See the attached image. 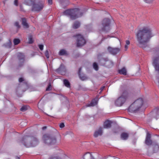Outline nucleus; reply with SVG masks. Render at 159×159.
<instances>
[{"label":"nucleus","mask_w":159,"mask_h":159,"mask_svg":"<svg viewBox=\"0 0 159 159\" xmlns=\"http://www.w3.org/2000/svg\"><path fill=\"white\" fill-rule=\"evenodd\" d=\"M66 54V51L64 49L61 50L59 52V54L60 55H63Z\"/></svg>","instance_id":"obj_30"},{"label":"nucleus","mask_w":159,"mask_h":159,"mask_svg":"<svg viewBox=\"0 0 159 159\" xmlns=\"http://www.w3.org/2000/svg\"><path fill=\"white\" fill-rule=\"evenodd\" d=\"M14 5L16 6H18V0H15L14 2Z\"/></svg>","instance_id":"obj_40"},{"label":"nucleus","mask_w":159,"mask_h":159,"mask_svg":"<svg viewBox=\"0 0 159 159\" xmlns=\"http://www.w3.org/2000/svg\"><path fill=\"white\" fill-rule=\"evenodd\" d=\"M112 122L109 120L106 121L104 124L103 127L104 128H110Z\"/></svg>","instance_id":"obj_18"},{"label":"nucleus","mask_w":159,"mask_h":159,"mask_svg":"<svg viewBox=\"0 0 159 159\" xmlns=\"http://www.w3.org/2000/svg\"><path fill=\"white\" fill-rule=\"evenodd\" d=\"M29 107L27 105L22 106L20 109V110L22 111H25L28 109Z\"/></svg>","instance_id":"obj_27"},{"label":"nucleus","mask_w":159,"mask_h":159,"mask_svg":"<svg viewBox=\"0 0 159 159\" xmlns=\"http://www.w3.org/2000/svg\"><path fill=\"white\" fill-rule=\"evenodd\" d=\"M43 140L45 143L48 145H52L55 144L56 142V139L55 137H51L48 134L43 135Z\"/></svg>","instance_id":"obj_5"},{"label":"nucleus","mask_w":159,"mask_h":159,"mask_svg":"<svg viewBox=\"0 0 159 159\" xmlns=\"http://www.w3.org/2000/svg\"><path fill=\"white\" fill-rule=\"evenodd\" d=\"M13 42L15 45H17L20 43V40L18 39H14Z\"/></svg>","instance_id":"obj_29"},{"label":"nucleus","mask_w":159,"mask_h":159,"mask_svg":"<svg viewBox=\"0 0 159 159\" xmlns=\"http://www.w3.org/2000/svg\"><path fill=\"white\" fill-rule=\"evenodd\" d=\"M159 52V48L157 50ZM153 64L156 70L159 73V56L155 57L153 59Z\"/></svg>","instance_id":"obj_8"},{"label":"nucleus","mask_w":159,"mask_h":159,"mask_svg":"<svg viewBox=\"0 0 159 159\" xmlns=\"http://www.w3.org/2000/svg\"><path fill=\"white\" fill-rule=\"evenodd\" d=\"M139 109L136 105H134L132 107V104L130 105L128 108L129 111L131 112H134L138 111Z\"/></svg>","instance_id":"obj_16"},{"label":"nucleus","mask_w":159,"mask_h":159,"mask_svg":"<svg viewBox=\"0 0 159 159\" xmlns=\"http://www.w3.org/2000/svg\"><path fill=\"white\" fill-rule=\"evenodd\" d=\"M15 25L18 28H20V25H19V23L17 22H16L15 23Z\"/></svg>","instance_id":"obj_37"},{"label":"nucleus","mask_w":159,"mask_h":159,"mask_svg":"<svg viewBox=\"0 0 159 159\" xmlns=\"http://www.w3.org/2000/svg\"><path fill=\"white\" fill-rule=\"evenodd\" d=\"M102 134V128L100 127L98 130L96 131L94 134V136L95 137H97L98 136H100Z\"/></svg>","instance_id":"obj_17"},{"label":"nucleus","mask_w":159,"mask_h":159,"mask_svg":"<svg viewBox=\"0 0 159 159\" xmlns=\"http://www.w3.org/2000/svg\"><path fill=\"white\" fill-rule=\"evenodd\" d=\"M129 137V134L125 132H123L121 133L120 135L121 138L124 140L127 139Z\"/></svg>","instance_id":"obj_19"},{"label":"nucleus","mask_w":159,"mask_h":159,"mask_svg":"<svg viewBox=\"0 0 159 159\" xmlns=\"http://www.w3.org/2000/svg\"><path fill=\"white\" fill-rule=\"evenodd\" d=\"M59 126L61 128H63L64 127L65 125L64 123H61L60 124Z\"/></svg>","instance_id":"obj_38"},{"label":"nucleus","mask_w":159,"mask_h":159,"mask_svg":"<svg viewBox=\"0 0 159 159\" xmlns=\"http://www.w3.org/2000/svg\"><path fill=\"white\" fill-rule=\"evenodd\" d=\"M48 3L50 5L52 4V0H48Z\"/></svg>","instance_id":"obj_43"},{"label":"nucleus","mask_w":159,"mask_h":159,"mask_svg":"<svg viewBox=\"0 0 159 159\" xmlns=\"http://www.w3.org/2000/svg\"><path fill=\"white\" fill-rule=\"evenodd\" d=\"M93 67L94 69L96 70H98V66L96 62H94L93 64Z\"/></svg>","instance_id":"obj_32"},{"label":"nucleus","mask_w":159,"mask_h":159,"mask_svg":"<svg viewBox=\"0 0 159 159\" xmlns=\"http://www.w3.org/2000/svg\"><path fill=\"white\" fill-rule=\"evenodd\" d=\"M17 56L20 61H22V62H20L19 64V66L20 67L23 65L25 57L23 53L20 52H19L17 54Z\"/></svg>","instance_id":"obj_11"},{"label":"nucleus","mask_w":159,"mask_h":159,"mask_svg":"<svg viewBox=\"0 0 159 159\" xmlns=\"http://www.w3.org/2000/svg\"><path fill=\"white\" fill-rule=\"evenodd\" d=\"M22 25H23L24 27L25 28H28L29 26L28 23H27L26 20L25 18H22Z\"/></svg>","instance_id":"obj_20"},{"label":"nucleus","mask_w":159,"mask_h":159,"mask_svg":"<svg viewBox=\"0 0 159 159\" xmlns=\"http://www.w3.org/2000/svg\"><path fill=\"white\" fill-rule=\"evenodd\" d=\"M25 3L27 5L30 6L33 4V2L31 0H25Z\"/></svg>","instance_id":"obj_28"},{"label":"nucleus","mask_w":159,"mask_h":159,"mask_svg":"<svg viewBox=\"0 0 159 159\" xmlns=\"http://www.w3.org/2000/svg\"><path fill=\"white\" fill-rule=\"evenodd\" d=\"M157 148V150H158L159 149V146L157 144H156L155 147H154V148Z\"/></svg>","instance_id":"obj_45"},{"label":"nucleus","mask_w":159,"mask_h":159,"mask_svg":"<svg viewBox=\"0 0 159 159\" xmlns=\"http://www.w3.org/2000/svg\"><path fill=\"white\" fill-rule=\"evenodd\" d=\"M103 60L105 61H108L109 63H110L111 65V66L113 65V62L111 60H109L107 58H103Z\"/></svg>","instance_id":"obj_33"},{"label":"nucleus","mask_w":159,"mask_h":159,"mask_svg":"<svg viewBox=\"0 0 159 159\" xmlns=\"http://www.w3.org/2000/svg\"><path fill=\"white\" fill-rule=\"evenodd\" d=\"M51 89H52V86H51V84H48V87L47 88L46 90L47 91H49V90H51Z\"/></svg>","instance_id":"obj_35"},{"label":"nucleus","mask_w":159,"mask_h":159,"mask_svg":"<svg viewBox=\"0 0 159 159\" xmlns=\"http://www.w3.org/2000/svg\"><path fill=\"white\" fill-rule=\"evenodd\" d=\"M33 42V40L32 39V36H30L29 37V41L28 43L31 44Z\"/></svg>","instance_id":"obj_34"},{"label":"nucleus","mask_w":159,"mask_h":159,"mask_svg":"<svg viewBox=\"0 0 159 159\" xmlns=\"http://www.w3.org/2000/svg\"><path fill=\"white\" fill-rule=\"evenodd\" d=\"M82 68L81 67H80L79 68V71L78 72V74L79 75V77L80 79L82 80H84L86 79V77L85 76H81V70Z\"/></svg>","instance_id":"obj_22"},{"label":"nucleus","mask_w":159,"mask_h":159,"mask_svg":"<svg viewBox=\"0 0 159 159\" xmlns=\"http://www.w3.org/2000/svg\"><path fill=\"white\" fill-rule=\"evenodd\" d=\"M119 72L120 74H122L124 75H126V70L125 69L123 68L119 70Z\"/></svg>","instance_id":"obj_26"},{"label":"nucleus","mask_w":159,"mask_h":159,"mask_svg":"<svg viewBox=\"0 0 159 159\" xmlns=\"http://www.w3.org/2000/svg\"><path fill=\"white\" fill-rule=\"evenodd\" d=\"M108 52L112 55H116L119 52L120 50L118 48H113L111 47H108L107 48Z\"/></svg>","instance_id":"obj_10"},{"label":"nucleus","mask_w":159,"mask_h":159,"mask_svg":"<svg viewBox=\"0 0 159 159\" xmlns=\"http://www.w3.org/2000/svg\"><path fill=\"white\" fill-rule=\"evenodd\" d=\"M39 48L41 50H43V45H39Z\"/></svg>","instance_id":"obj_39"},{"label":"nucleus","mask_w":159,"mask_h":159,"mask_svg":"<svg viewBox=\"0 0 159 159\" xmlns=\"http://www.w3.org/2000/svg\"><path fill=\"white\" fill-rule=\"evenodd\" d=\"M110 20L109 19L105 18L102 21V31L108 32L110 30Z\"/></svg>","instance_id":"obj_6"},{"label":"nucleus","mask_w":159,"mask_h":159,"mask_svg":"<svg viewBox=\"0 0 159 159\" xmlns=\"http://www.w3.org/2000/svg\"><path fill=\"white\" fill-rule=\"evenodd\" d=\"M151 139V135L150 134L148 133L147 134L145 140V143L147 145H150L152 144V142Z\"/></svg>","instance_id":"obj_14"},{"label":"nucleus","mask_w":159,"mask_h":159,"mask_svg":"<svg viewBox=\"0 0 159 159\" xmlns=\"http://www.w3.org/2000/svg\"><path fill=\"white\" fill-rule=\"evenodd\" d=\"M17 158H18V159H20V157H17Z\"/></svg>","instance_id":"obj_50"},{"label":"nucleus","mask_w":159,"mask_h":159,"mask_svg":"<svg viewBox=\"0 0 159 159\" xmlns=\"http://www.w3.org/2000/svg\"><path fill=\"white\" fill-rule=\"evenodd\" d=\"M80 25V23L78 21H75L72 25V28L75 29L79 28Z\"/></svg>","instance_id":"obj_21"},{"label":"nucleus","mask_w":159,"mask_h":159,"mask_svg":"<svg viewBox=\"0 0 159 159\" xmlns=\"http://www.w3.org/2000/svg\"><path fill=\"white\" fill-rule=\"evenodd\" d=\"M64 84L65 85L68 87L70 88V84L69 81L66 79H65L63 80Z\"/></svg>","instance_id":"obj_25"},{"label":"nucleus","mask_w":159,"mask_h":159,"mask_svg":"<svg viewBox=\"0 0 159 159\" xmlns=\"http://www.w3.org/2000/svg\"><path fill=\"white\" fill-rule=\"evenodd\" d=\"M104 87H102V88L101 89L102 90H103V89H104Z\"/></svg>","instance_id":"obj_48"},{"label":"nucleus","mask_w":159,"mask_h":159,"mask_svg":"<svg viewBox=\"0 0 159 159\" xmlns=\"http://www.w3.org/2000/svg\"><path fill=\"white\" fill-rule=\"evenodd\" d=\"M127 45H125V51L127 50L128 48V46Z\"/></svg>","instance_id":"obj_44"},{"label":"nucleus","mask_w":159,"mask_h":159,"mask_svg":"<svg viewBox=\"0 0 159 159\" xmlns=\"http://www.w3.org/2000/svg\"><path fill=\"white\" fill-rule=\"evenodd\" d=\"M76 38V43L77 47H82L86 43V41L84 37L80 34H76L74 36Z\"/></svg>","instance_id":"obj_7"},{"label":"nucleus","mask_w":159,"mask_h":159,"mask_svg":"<svg viewBox=\"0 0 159 159\" xmlns=\"http://www.w3.org/2000/svg\"><path fill=\"white\" fill-rule=\"evenodd\" d=\"M43 7V4L39 2L37 4H33L32 10L35 11H39L42 9Z\"/></svg>","instance_id":"obj_9"},{"label":"nucleus","mask_w":159,"mask_h":159,"mask_svg":"<svg viewBox=\"0 0 159 159\" xmlns=\"http://www.w3.org/2000/svg\"><path fill=\"white\" fill-rule=\"evenodd\" d=\"M40 103L39 102V104H38V107H39V106H40Z\"/></svg>","instance_id":"obj_47"},{"label":"nucleus","mask_w":159,"mask_h":159,"mask_svg":"<svg viewBox=\"0 0 159 159\" xmlns=\"http://www.w3.org/2000/svg\"><path fill=\"white\" fill-rule=\"evenodd\" d=\"M98 102V98H95L90 103L86 105V106L85 107H84L83 108L84 109L85 108L88 107L94 106L97 104Z\"/></svg>","instance_id":"obj_15"},{"label":"nucleus","mask_w":159,"mask_h":159,"mask_svg":"<svg viewBox=\"0 0 159 159\" xmlns=\"http://www.w3.org/2000/svg\"><path fill=\"white\" fill-rule=\"evenodd\" d=\"M121 94L120 96L116 101L115 104L117 106H121L125 102L129 96L128 89L125 86H121Z\"/></svg>","instance_id":"obj_3"},{"label":"nucleus","mask_w":159,"mask_h":159,"mask_svg":"<svg viewBox=\"0 0 159 159\" xmlns=\"http://www.w3.org/2000/svg\"><path fill=\"white\" fill-rule=\"evenodd\" d=\"M56 72L61 75H65L66 71V69L64 65L62 64H61L60 66L56 70Z\"/></svg>","instance_id":"obj_12"},{"label":"nucleus","mask_w":159,"mask_h":159,"mask_svg":"<svg viewBox=\"0 0 159 159\" xmlns=\"http://www.w3.org/2000/svg\"><path fill=\"white\" fill-rule=\"evenodd\" d=\"M125 43H126V45H129L130 43L129 41L128 40H126V41Z\"/></svg>","instance_id":"obj_42"},{"label":"nucleus","mask_w":159,"mask_h":159,"mask_svg":"<svg viewBox=\"0 0 159 159\" xmlns=\"http://www.w3.org/2000/svg\"><path fill=\"white\" fill-rule=\"evenodd\" d=\"M91 155L89 152L85 154L83 157V159H91Z\"/></svg>","instance_id":"obj_23"},{"label":"nucleus","mask_w":159,"mask_h":159,"mask_svg":"<svg viewBox=\"0 0 159 159\" xmlns=\"http://www.w3.org/2000/svg\"><path fill=\"white\" fill-rule=\"evenodd\" d=\"M63 14L69 16L72 20H74L80 17L83 15V13L80 10L77 8L66 10L64 12Z\"/></svg>","instance_id":"obj_4"},{"label":"nucleus","mask_w":159,"mask_h":159,"mask_svg":"<svg viewBox=\"0 0 159 159\" xmlns=\"http://www.w3.org/2000/svg\"><path fill=\"white\" fill-rule=\"evenodd\" d=\"M26 148L35 147L39 143L37 138L32 135L24 136L19 142Z\"/></svg>","instance_id":"obj_2"},{"label":"nucleus","mask_w":159,"mask_h":159,"mask_svg":"<svg viewBox=\"0 0 159 159\" xmlns=\"http://www.w3.org/2000/svg\"><path fill=\"white\" fill-rule=\"evenodd\" d=\"M135 35L138 45L139 47L143 48L147 47V43L154 35L152 28L148 25L139 28Z\"/></svg>","instance_id":"obj_1"},{"label":"nucleus","mask_w":159,"mask_h":159,"mask_svg":"<svg viewBox=\"0 0 159 159\" xmlns=\"http://www.w3.org/2000/svg\"><path fill=\"white\" fill-rule=\"evenodd\" d=\"M46 126H44L43 127L42 129H43L44 130L46 128Z\"/></svg>","instance_id":"obj_46"},{"label":"nucleus","mask_w":159,"mask_h":159,"mask_svg":"<svg viewBox=\"0 0 159 159\" xmlns=\"http://www.w3.org/2000/svg\"><path fill=\"white\" fill-rule=\"evenodd\" d=\"M82 75L81 74V76H84V75H83H83Z\"/></svg>","instance_id":"obj_51"},{"label":"nucleus","mask_w":159,"mask_h":159,"mask_svg":"<svg viewBox=\"0 0 159 159\" xmlns=\"http://www.w3.org/2000/svg\"><path fill=\"white\" fill-rule=\"evenodd\" d=\"M143 1L146 3L149 4H152L154 0H143Z\"/></svg>","instance_id":"obj_31"},{"label":"nucleus","mask_w":159,"mask_h":159,"mask_svg":"<svg viewBox=\"0 0 159 159\" xmlns=\"http://www.w3.org/2000/svg\"><path fill=\"white\" fill-rule=\"evenodd\" d=\"M49 159H62L61 158V156L58 155H54L51 156Z\"/></svg>","instance_id":"obj_24"},{"label":"nucleus","mask_w":159,"mask_h":159,"mask_svg":"<svg viewBox=\"0 0 159 159\" xmlns=\"http://www.w3.org/2000/svg\"><path fill=\"white\" fill-rule=\"evenodd\" d=\"M20 8H21H21H22V6L21 5H20Z\"/></svg>","instance_id":"obj_49"},{"label":"nucleus","mask_w":159,"mask_h":159,"mask_svg":"<svg viewBox=\"0 0 159 159\" xmlns=\"http://www.w3.org/2000/svg\"><path fill=\"white\" fill-rule=\"evenodd\" d=\"M45 54L47 59H48L49 58V54L48 53V50H46L45 51Z\"/></svg>","instance_id":"obj_36"},{"label":"nucleus","mask_w":159,"mask_h":159,"mask_svg":"<svg viewBox=\"0 0 159 159\" xmlns=\"http://www.w3.org/2000/svg\"><path fill=\"white\" fill-rule=\"evenodd\" d=\"M19 81L20 82H21L24 81V79L22 78H20L19 79Z\"/></svg>","instance_id":"obj_41"},{"label":"nucleus","mask_w":159,"mask_h":159,"mask_svg":"<svg viewBox=\"0 0 159 159\" xmlns=\"http://www.w3.org/2000/svg\"><path fill=\"white\" fill-rule=\"evenodd\" d=\"M143 104V101L142 98H139L135 100L132 104V107L136 105L139 108H140Z\"/></svg>","instance_id":"obj_13"}]
</instances>
